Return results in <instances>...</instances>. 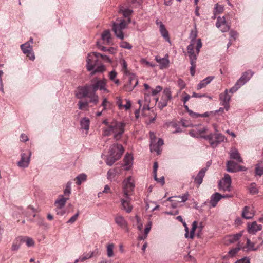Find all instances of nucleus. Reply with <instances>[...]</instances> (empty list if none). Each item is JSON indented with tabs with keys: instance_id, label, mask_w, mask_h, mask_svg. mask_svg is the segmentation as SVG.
Masks as SVG:
<instances>
[{
	"instance_id": "obj_1",
	"label": "nucleus",
	"mask_w": 263,
	"mask_h": 263,
	"mask_svg": "<svg viewBox=\"0 0 263 263\" xmlns=\"http://www.w3.org/2000/svg\"><path fill=\"white\" fill-rule=\"evenodd\" d=\"M125 123L123 122L112 121L108 127L103 129V134L104 136H109L114 134L116 140H120L125 131Z\"/></svg>"
},
{
	"instance_id": "obj_2",
	"label": "nucleus",
	"mask_w": 263,
	"mask_h": 263,
	"mask_svg": "<svg viewBox=\"0 0 263 263\" xmlns=\"http://www.w3.org/2000/svg\"><path fill=\"white\" fill-rule=\"evenodd\" d=\"M86 62L87 69L89 71H92V74L96 72H102L105 69L96 52L88 53Z\"/></svg>"
},
{
	"instance_id": "obj_3",
	"label": "nucleus",
	"mask_w": 263,
	"mask_h": 263,
	"mask_svg": "<svg viewBox=\"0 0 263 263\" xmlns=\"http://www.w3.org/2000/svg\"><path fill=\"white\" fill-rule=\"evenodd\" d=\"M124 152V149L121 144H114L112 145L109 149V154L106 160V164L111 166L121 157Z\"/></svg>"
},
{
	"instance_id": "obj_4",
	"label": "nucleus",
	"mask_w": 263,
	"mask_h": 263,
	"mask_svg": "<svg viewBox=\"0 0 263 263\" xmlns=\"http://www.w3.org/2000/svg\"><path fill=\"white\" fill-rule=\"evenodd\" d=\"M201 138L207 140L211 146L215 148L220 143L223 142L226 139L225 136L221 133H211L208 135L201 136Z\"/></svg>"
},
{
	"instance_id": "obj_5",
	"label": "nucleus",
	"mask_w": 263,
	"mask_h": 263,
	"mask_svg": "<svg viewBox=\"0 0 263 263\" xmlns=\"http://www.w3.org/2000/svg\"><path fill=\"white\" fill-rule=\"evenodd\" d=\"M195 44L191 43L187 47V53L191 61H196L197 56L199 54L200 49L202 47V44L200 39H197V42L196 46V52L194 50Z\"/></svg>"
},
{
	"instance_id": "obj_6",
	"label": "nucleus",
	"mask_w": 263,
	"mask_h": 263,
	"mask_svg": "<svg viewBox=\"0 0 263 263\" xmlns=\"http://www.w3.org/2000/svg\"><path fill=\"white\" fill-rule=\"evenodd\" d=\"M90 86L91 90H92L93 92H95L98 90L106 93L109 92L106 88V81L105 79L94 78L91 81Z\"/></svg>"
},
{
	"instance_id": "obj_7",
	"label": "nucleus",
	"mask_w": 263,
	"mask_h": 263,
	"mask_svg": "<svg viewBox=\"0 0 263 263\" xmlns=\"http://www.w3.org/2000/svg\"><path fill=\"white\" fill-rule=\"evenodd\" d=\"M128 23L124 20H122L119 23H114L112 29L116 36L121 40L124 39L123 30L127 28Z\"/></svg>"
},
{
	"instance_id": "obj_8",
	"label": "nucleus",
	"mask_w": 263,
	"mask_h": 263,
	"mask_svg": "<svg viewBox=\"0 0 263 263\" xmlns=\"http://www.w3.org/2000/svg\"><path fill=\"white\" fill-rule=\"evenodd\" d=\"M134 179L129 176L123 181V192L124 195H130V193L134 191L135 188Z\"/></svg>"
},
{
	"instance_id": "obj_9",
	"label": "nucleus",
	"mask_w": 263,
	"mask_h": 263,
	"mask_svg": "<svg viewBox=\"0 0 263 263\" xmlns=\"http://www.w3.org/2000/svg\"><path fill=\"white\" fill-rule=\"evenodd\" d=\"M31 155V153L29 151L25 153H22L21 159L17 163V166L23 168L28 167L30 163Z\"/></svg>"
},
{
	"instance_id": "obj_10",
	"label": "nucleus",
	"mask_w": 263,
	"mask_h": 263,
	"mask_svg": "<svg viewBox=\"0 0 263 263\" xmlns=\"http://www.w3.org/2000/svg\"><path fill=\"white\" fill-rule=\"evenodd\" d=\"M227 170L230 173H236L239 171H246L247 168L245 166L239 165L237 163L232 160H229L226 164Z\"/></svg>"
},
{
	"instance_id": "obj_11",
	"label": "nucleus",
	"mask_w": 263,
	"mask_h": 263,
	"mask_svg": "<svg viewBox=\"0 0 263 263\" xmlns=\"http://www.w3.org/2000/svg\"><path fill=\"white\" fill-rule=\"evenodd\" d=\"M231 178L229 174H225L222 180L219 183V187L224 191H230L231 190Z\"/></svg>"
},
{
	"instance_id": "obj_12",
	"label": "nucleus",
	"mask_w": 263,
	"mask_h": 263,
	"mask_svg": "<svg viewBox=\"0 0 263 263\" xmlns=\"http://www.w3.org/2000/svg\"><path fill=\"white\" fill-rule=\"evenodd\" d=\"M124 197L121 199L122 210L127 213H130L133 210V205L131 204L132 198L130 195H124Z\"/></svg>"
},
{
	"instance_id": "obj_13",
	"label": "nucleus",
	"mask_w": 263,
	"mask_h": 263,
	"mask_svg": "<svg viewBox=\"0 0 263 263\" xmlns=\"http://www.w3.org/2000/svg\"><path fill=\"white\" fill-rule=\"evenodd\" d=\"M21 48L23 52L26 54L30 60L33 61L35 59V55L32 51V48L29 42H27L22 44L21 45Z\"/></svg>"
},
{
	"instance_id": "obj_14",
	"label": "nucleus",
	"mask_w": 263,
	"mask_h": 263,
	"mask_svg": "<svg viewBox=\"0 0 263 263\" xmlns=\"http://www.w3.org/2000/svg\"><path fill=\"white\" fill-rule=\"evenodd\" d=\"M207 130L206 127L202 125H195L194 128L189 132V134L193 137H201L202 136H200V135L205 133Z\"/></svg>"
},
{
	"instance_id": "obj_15",
	"label": "nucleus",
	"mask_w": 263,
	"mask_h": 263,
	"mask_svg": "<svg viewBox=\"0 0 263 263\" xmlns=\"http://www.w3.org/2000/svg\"><path fill=\"white\" fill-rule=\"evenodd\" d=\"M115 221L116 223L121 229H124L127 232H129L128 222L123 216L117 215L115 218Z\"/></svg>"
},
{
	"instance_id": "obj_16",
	"label": "nucleus",
	"mask_w": 263,
	"mask_h": 263,
	"mask_svg": "<svg viewBox=\"0 0 263 263\" xmlns=\"http://www.w3.org/2000/svg\"><path fill=\"white\" fill-rule=\"evenodd\" d=\"M216 26L222 32L228 31L230 28V25L227 23L224 16L222 17H217Z\"/></svg>"
},
{
	"instance_id": "obj_17",
	"label": "nucleus",
	"mask_w": 263,
	"mask_h": 263,
	"mask_svg": "<svg viewBox=\"0 0 263 263\" xmlns=\"http://www.w3.org/2000/svg\"><path fill=\"white\" fill-rule=\"evenodd\" d=\"M90 90L91 89L90 85L79 87L76 93V97L79 99H83L88 97Z\"/></svg>"
},
{
	"instance_id": "obj_18",
	"label": "nucleus",
	"mask_w": 263,
	"mask_h": 263,
	"mask_svg": "<svg viewBox=\"0 0 263 263\" xmlns=\"http://www.w3.org/2000/svg\"><path fill=\"white\" fill-rule=\"evenodd\" d=\"M163 144V140L162 138H159L157 142L156 141L150 143V150L152 152H155L158 155H159L162 151L161 146Z\"/></svg>"
},
{
	"instance_id": "obj_19",
	"label": "nucleus",
	"mask_w": 263,
	"mask_h": 263,
	"mask_svg": "<svg viewBox=\"0 0 263 263\" xmlns=\"http://www.w3.org/2000/svg\"><path fill=\"white\" fill-rule=\"evenodd\" d=\"M254 73L251 70H248L242 73L240 78L237 80L236 83L241 87L250 80Z\"/></svg>"
},
{
	"instance_id": "obj_20",
	"label": "nucleus",
	"mask_w": 263,
	"mask_h": 263,
	"mask_svg": "<svg viewBox=\"0 0 263 263\" xmlns=\"http://www.w3.org/2000/svg\"><path fill=\"white\" fill-rule=\"evenodd\" d=\"M230 157L231 159L236 160L238 163H243L242 159L238 151L235 148H232L229 152Z\"/></svg>"
},
{
	"instance_id": "obj_21",
	"label": "nucleus",
	"mask_w": 263,
	"mask_h": 263,
	"mask_svg": "<svg viewBox=\"0 0 263 263\" xmlns=\"http://www.w3.org/2000/svg\"><path fill=\"white\" fill-rule=\"evenodd\" d=\"M155 60L159 64L160 69H164L168 67L170 61L167 54L163 58L156 57Z\"/></svg>"
},
{
	"instance_id": "obj_22",
	"label": "nucleus",
	"mask_w": 263,
	"mask_h": 263,
	"mask_svg": "<svg viewBox=\"0 0 263 263\" xmlns=\"http://www.w3.org/2000/svg\"><path fill=\"white\" fill-rule=\"evenodd\" d=\"M206 171L207 168H202L197 174V176L194 177V182L198 185V186H199L202 183L203 178L205 176Z\"/></svg>"
},
{
	"instance_id": "obj_23",
	"label": "nucleus",
	"mask_w": 263,
	"mask_h": 263,
	"mask_svg": "<svg viewBox=\"0 0 263 263\" xmlns=\"http://www.w3.org/2000/svg\"><path fill=\"white\" fill-rule=\"evenodd\" d=\"M101 39L103 41V43L106 45H110L112 44L111 34L109 30H105L102 32Z\"/></svg>"
},
{
	"instance_id": "obj_24",
	"label": "nucleus",
	"mask_w": 263,
	"mask_h": 263,
	"mask_svg": "<svg viewBox=\"0 0 263 263\" xmlns=\"http://www.w3.org/2000/svg\"><path fill=\"white\" fill-rule=\"evenodd\" d=\"M261 225L257 224L256 222H253L248 225V231L250 234H254L257 231L261 230Z\"/></svg>"
},
{
	"instance_id": "obj_25",
	"label": "nucleus",
	"mask_w": 263,
	"mask_h": 263,
	"mask_svg": "<svg viewBox=\"0 0 263 263\" xmlns=\"http://www.w3.org/2000/svg\"><path fill=\"white\" fill-rule=\"evenodd\" d=\"M222 199V195L216 192L212 194L210 198V204L211 207H215L217 203Z\"/></svg>"
},
{
	"instance_id": "obj_26",
	"label": "nucleus",
	"mask_w": 263,
	"mask_h": 263,
	"mask_svg": "<svg viewBox=\"0 0 263 263\" xmlns=\"http://www.w3.org/2000/svg\"><path fill=\"white\" fill-rule=\"evenodd\" d=\"M231 96L228 94V89H226L223 93L219 95V99L222 104L229 103Z\"/></svg>"
},
{
	"instance_id": "obj_27",
	"label": "nucleus",
	"mask_w": 263,
	"mask_h": 263,
	"mask_svg": "<svg viewBox=\"0 0 263 263\" xmlns=\"http://www.w3.org/2000/svg\"><path fill=\"white\" fill-rule=\"evenodd\" d=\"M68 199V198L64 197L63 195H60L54 202L56 208L63 209Z\"/></svg>"
},
{
	"instance_id": "obj_28",
	"label": "nucleus",
	"mask_w": 263,
	"mask_h": 263,
	"mask_svg": "<svg viewBox=\"0 0 263 263\" xmlns=\"http://www.w3.org/2000/svg\"><path fill=\"white\" fill-rule=\"evenodd\" d=\"M133 157L130 154H127L124 158V166L126 170H128L133 165Z\"/></svg>"
},
{
	"instance_id": "obj_29",
	"label": "nucleus",
	"mask_w": 263,
	"mask_h": 263,
	"mask_svg": "<svg viewBox=\"0 0 263 263\" xmlns=\"http://www.w3.org/2000/svg\"><path fill=\"white\" fill-rule=\"evenodd\" d=\"M197 228V222L194 221L192 224V228L190 232V233H189V229L187 227H186L185 228V237L186 238H191L193 239L194 237V233L196 229Z\"/></svg>"
},
{
	"instance_id": "obj_30",
	"label": "nucleus",
	"mask_w": 263,
	"mask_h": 263,
	"mask_svg": "<svg viewBox=\"0 0 263 263\" xmlns=\"http://www.w3.org/2000/svg\"><path fill=\"white\" fill-rule=\"evenodd\" d=\"M197 228V222L194 221L192 224V228L190 232V233H189V229L187 227H186L185 228V237L186 238H191L193 239L194 237V233L196 229Z\"/></svg>"
},
{
	"instance_id": "obj_31",
	"label": "nucleus",
	"mask_w": 263,
	"mask_h": 263,
	"mask_svg": "<svg viewBox=\"0 0 263 263\" xmlns=\"http://www.w3.org/2000/svg\"><path fill=\"white\" fill-rule=\"evenodd\" d=\"M90 122V120L87 117H84L80 121L81 128L85 130L86 134L89 129Z\"/></svg>"
},
{
	"instance_id": "obj_32",
	"label": "nucleus",
	"mask_w": 263,
	"mask_h": 263,
	"mask_svg": "<svg viewBox=\"0 0 263 263\" xmlns=\"http://www.w3.org/2000/svg\"><path fill=\"white\" fill-rule=\"evenodd\" d=\"M254 216L253 213L250 211V208L246 206L243 208L242 212V216L246 219L252 218Z\"/></svg>"
},
{
	"instance_id": "obj_33",
	"label": "nucleus",
	"mask_w": 263,
	"mask_h": 263,
	"mask_svg": "<svg viewBox=\"0 0 263 263\" xmlns=\"http://www.w3.org/2000/svg\"><path fill=\"white\" fill-rule=\"evenodd\" d=\"M172 99V93L169 88H166L164 89L161 100H164L168 101Z\"/></svg>"
},
{
	"instance_id": "obj_34",
	"label": "nucleus",
	"mask_w": 263,
	"mask_h": 263,
	"mask_svg": "<svg viewBox=\"0 0 263 263\" xmlns=\"http://www.w3.org/2000/svg\"><path fill=\"white\" fill-rule=\"evenodd\" d=\"M197 36V30L196 28V25H195V29L191 31L190 34V39H191V43L197 44V40L196 37Z\"/></svg>"
},
{
	"instance_id": "obj_35",
	"label": "nucleus",
	"mask_w": 263,
	"mask_h": 263,
	"mask_svg": "<svg viewBox=\"0 0 263 263\" xmlns=\"http://www.w3.org/2000/svg\"><path fill=\"white\" fill-rule=\"evenodd\" d=\"M23 240V238L22 237H18L15 239V240L13 241L11 250L12 251H17L19 249L21 243L22 241Z\"/></svg>"
},
{
	"instance_id": "obj_36",
	"label": "nucleus",
	"mask_w": 263,
	"mask_h": 263,
	"mask_svg": "<svg viewBox=\"0 0 263 263\" xmlns=\"http://www.w3.org/2000/svg\"><path fill=\"white\" fill-rule=\"evenodd\" d=\"M160 33L163 37L165 40L166 41L171 43L169 34L167 30L165 27H161L159 29Z\"/></svg>"
},
{
	"instance_id": "obj_37",
	"label": "nucleus",
	"mask_w": 263,
	"mask_h": 263,
	"mask_svg": "<svg viewBox=\"0 0 263 263\" xmlns=\"http://www.w3.org/2000/svg\"><path fill=\"white\" fill-rule=\"evenodd\" d=\"M255 173L256 175L259 176L263 174V161L257 163L255 166Z\"/></svg>"
},
{
	"instance_id": "obj_38",
	"label": "nucleus",
	"mask_w": 263,
	"mask_h": 263,
	"mask_svg": "<svg viewBox=\"0 0 263 263\" xmlns=\"http://www.w3.org/2000/svg\"><path fill=\"white\" fill-rule=\"evenodd\" d=\"M77 182L78 185H80L82 182H85L87 180V175L84 173H82L78 175L76 177Z\"/></svg>"
},
{
	"instance_id": "obj_39",
	"label": "nucleus",
	"mask_w": 263,
	"mask_h": 263,
	"mask_svg": "<svg viewBox=\"0 0 263 263\" xmlns=\"http://www.w3.org/2000/svg\"><path fill=\"white\" fill-rule=\"evenodd\" d=\"M246 248L249 251H256L258 249L259 247H256L254 242H251L249 239H247L246 242Z\"/></svg>"
},
{
	"instance_id": "obj_40",
	"label": "nucleus",
	"mask_w": 263,
	"mask_h": 263,
	"mask_svg": "<svg viewBox=\"0 0 263 263\" xmlns=\"http://www.w3.org/2000/svg\"><path fill=\"white\" fill-rule=\"evenodd\" d=\"M175 198L180 199V201H176L177 202H185L186 201L189 197V193L188 192H185L182 195H179L178 196H174Z\"/></svg>"
},
{
	"instance_id": "obj_41",
	"label": "nucleus",
	"mask_w": 263,
	"mask_h": 263,
	"mask_svg": "<svg viewBox=\"0 0 263 263\" xmlns=\"http://www.w3.org/2000/svg\"><path fill=\"white\" fill-rule=\"evenodd\" d=\"M120 11L123 13V16L125 17H128L132 14L133 11L129 8H125L122 7L120 8Z\"/></svg>"
},
{
	"instance_id": "obj_42",
	"label": "nucleus",
	"mask_w": 263,
	"mask_h": 263,
	"mask_svg": "<svg viewBox=\"0 0 263 263\" xmlns=\"http://www.w3.org/2000/svg\"><path fill=\"white\" fill-rule=\"evenodd\" d=\"M138 83L137 78L134 76L130 77L129 80V85L130 88H135Z\"/></svg>"
},
{
	"instance_id": "obj_43",
	"label": "nucleus",
	"mask_w": 263,
	"mask_h": 263,
	"mask_svg": "<svg viewBox=\"0 0 263 263\" xmlns=\"http://www.w3.org/2000/svg\"><path fill=\"white\" fill-rule=\"evenodd\" d=\"M249 193L251 194H256L258 193V190L256 187V184L255 183H252L248 186Z\"/></svg>"
},
{
	"instance_id": "obj_44",
	"label": "nucleus",
	"mask_w": 263,
	"mask_h": 263,
	"mask_svg": "<svg viewBox=\"0 0 263 263\" xmlns=\"http://www.w3.org/2000/svg\"><path fill=\"white\" fill-rule=\"evenodd\" d=\"M114 247L115 246L113 243L109 244L107 246V254L109 257L112 256L114 255L113 249Z\"/></svg>"
},
{
	"instance_id": "obj_45",
	"label": "nucleus",
	"mask_w": 263,
	"mask_h": 263,
	"mask_svg": "<svg viewBox=\"0 0 263 263\" xmlns=\"http://www.w3.org/2000/svg\"><path fill=\"white\" fill-rule=\"evenodd\" d=\"M241 236L242 233L240 232L230 236L229 240L231 242H234L239 240Z\"/></svg>"
},
{
	"instance_id": "obj_46",
	"label": "nucleus",
	"mask_w": 263,
	"mask_h": 263,
	"mask_svg": "<svg viewBox=\"0 0 263 263\" xmlns=\"http://www.w3.org/2000/svg\"><path fill=\"white\" fill-rule=\"evenodd\" d=\"M89 102L80 101L78 102L79 109L80 110H84L88 107Z\"/></svg>"
},
{
	"instance_id": "obj_47",
	"label": "nucleus",
	"mask_w": 263,
	"mask_h": 263,
	"mask_svg": "<svg viewBox=\"0 0 263 263\" xmlns=\"http://www.w3.org/2000/svg\"><path fill=\"white\" fill-rule=\"evenodd\" d=\"M71 182L70 181H68L66 185L65 189L64 191V194L65 195L69 196L71 193Z\"/></svg>"
},
{
	"instance_id": "obj_48",
	"label": "nucleus",
	"mask_w": 263,
	"mask_h": 263,
	"mask_svg": "<svg viewBox=\"0 0 263 263\" xmlns=\"http://www.w3.org/2000/svg\"><path fill=\"white\" fill-rule=\"evenodd\" d=\"M22 242H25L28 247H32L34 245L33 240L30 237H27L26 238H23V240L22 241Z\"/></svg>"
},
{
	"instance_id": "obj_49",
	"label": "nucleus",
	"mask_w": 263,
	"mask_h": 263,
	"mask_svg": "<svg viewBox=\"0 0 263 263\" xmlns=\"http://www.w3.org/2000/svg\"><path fill=\"white\" fill-rule=\"evenodd\" d=\"M98 56H99L100 60H102L104 62H106L109 63H111V60L107 55L98 53Z\"/></svg>"
},
{
	"instance_id": "obj_50",
	"label": "nucleus",
	"mask_w": 263,
	"mask_h": 263,
	"mask_svg": "<svg viewBox=\"0 0 263 263\" xmlns=\"http://www.w3.org/2000/svg\"><path fill=\"white\" fill-rule=\"evenodd\" d=\"M223 10V7L218 4H216L214 8V13L215 14L220 13Z\"/></svg>"
},
{
	"instance_id": "obj_51",
	"label": "nucleus",
	"mask_w": 263,
	"mask_h": 263,
	"mask_svg": "<svg viewBox=\"0 0 263 263\" xmlns=\"http://www.w3.org/2000/svg\"><path fill=\"white\" fill-rule=\"evenodd\" d=\"M88 97L90 99L89 102H92L95 104H97L98 102V96L96 95L95 92H93L92 95H89Z\"/></svg>"
},
{
	"instance_id": "obj_52",
	"label": "nucleus",
	"mask_w": 263,
	"mask_h": 263,
	"mask_svg": "<svg viewBox=\"0 0 263 263\" xmlns=\"http://www.w3.org/2000/svg\"><path fill=\"white\" fill-rule=\"evenodd\" d=\"M190 64L191 65L190 68V73L192 76H194L195 73V69L196 67V61H191Z\"/></svg>"
},
{
	"instance_id": "obj_53",
	"label": "nucleus",
	"mask_w": 263,
	"mask_h": 263,
	"mask_svg": "<svg viewBox=\"0 0 263 263\" xmlns=\"http://www.w3.org/2000/svg\"><path fill=\"white\" fill-rule=\"evenodd\" d=\"M162 90V87L160 86H157L155 89H151V94L152 96H155L158 93H159Z\"/></svg>"
},
{
	"instance_id": "obj_54",
	"label": "nucleus",
	"mask_w": 263,
	"mask_h": 263,
	"mask_svg": "<svg viewBox=\"0 0 263 263\" xmlns=\"http://www.w3.org/2000/svg\"><path fill=\"white\" fill-rule=\"evenodd\" d=\"M79 215V212H78L77 213H76L73 216H72L67 222V223H74L77 219H78V217Z\"/></svg>"
},
{
	"instance_id": "obj_55",
	"label": "nucleus",
	"mask_w": 263,
	"mask_h": 263,
	"mask_svg": "<svg viewBox=\"0 0 263 263\" xmlns=\"http://www.w3.org/2000/svg\"><path fill=\"white\" fill-rule=\"evenodd\" d=\"M240 87H241L237 83H236L233 87L228 90V92L234 93V92H236Z\"/></svg>"
},
{
	"instance_id": "obj_56",
	"label": "nucleus",
	"mask_w": 263,
	"mask_h": 263,
	"mask_svg": "<svg viewBox=\"0 0 263 263\" xmlns=\"http://www.w3.org/2000/svg\"><path fill=\"white\" fill-rule=\"evenodd\" d=\"M116 104L118 105L119 109L123 108V105L122 104V100L121 97H117L116 98Z\"/></svg>"
},
{
	"instance_id": "obj_57",
	"label": "nucleus",
	"mask_w": 263,
	"mask_h": 263,
	"mask_svg": "<svg viewBox=\"0 0 263 263\" xmlns=\"http://www.w3.org/2000/svg\"><path fill=\"white\" fill-rule=\"evenodd\" d=\"M120 46L125 49H131L132 46L127 42H122L121 43Z\"/></svg>"
},
{
	"instance_id": "obj_58",
	"label": "nucleus",
	"mask_w": 263,
	"mask_h": 263,
	"mask_svg": "<svg viewBox=\"0 0 263 263\" xmlns=\"http://www.w3.org/2000/svg\"><path fill=\"white\" fill-rule=\"evenodd\" d=\"M122 71L125 73H128V70H127V64L126 62L123 60L122 61Z\"/></svg>"
},
{
	"instance_id": "obj_59",
	"label": "nucleus",
	"mask_w": 263,
	"mask_h": 263,
	"mask_svg": "<svg viewBox=\"0 0 263 263\" xmlns=\"http://www.w3.org/2000/svg\"><path fill=\"white\" fill-rule=\"evenodd\" d=\"M152 222L149 221L148 223L146 224L145 229H144V234L146 235H147L148 233L150 231L152 227Z\"/></svg>"
},
{
	"instance_id": "obj_60",
	"label": "nucleus",
	"mask_w": 263,
	"mask_h": 263,
	"mask_svg": "<svg viewBox=\"0 0 263 263\" xmlns=\"http://www.w3.org/2000/svg\"><path fill=\"white\" fill-rule=\"evenodd\" d=\"M168 101L164 100H161L158 103V106L161 109H162L163 108L165 107L167 105Z\"/></svg>"
},
{
	"instance_id": "obj_61",
	"label": "nucleus",
	"mask_w": 263,
	"mask_h": 263,
	"mask_svg": "<svg viewBox=\"0 0 263 263\" xmlns=\"http://www.w3.org/2000/svg\"><path fill=\"white\" fill-rule=\"evenodd\" d=\"M141 63L142 64H145L146 65H147V66H149V67H154L155 65L148 61H147L146 60H145V59H142L140 61Z\"/></svg>"
},
{
	"instance_id": "obj_62",
	"label": "nucleus",
	"mask_w": 263,
	"mask_h": 263,
	"mask_svg": "<svg viewBox=\"0 0 263 263\" xmlns=\"http://www.w3.org/2000/svg\"><path fill=\"white\" fill-rule=\"evenodd\" d=\"M116 173L114 170H109L107 172V178L111 179L115 176Z\"/></svg>"
},
{
	"instance_id": "obj_63",
	"label": "nucleus",
	"mask_w": 263,
	"mask_h": 263,
	"mask_svg": "<svg viewBox=\"0 0 263 263\" xmlns=\"http://www.w3.org/2000/svg\"><path fill=\"white\" fill-rule=\"evenodd\" d=\"M235 263H250V259L248 257H245L239 260H238Z\"/></svg>"
},
{
	"instance_id": "obj_64",
	"label": "nucleus",
	"mask_w": 263,
	"mask_h": 263,
	"mask_svg": "<svg viewBox=\"0 0 263 263\" xmlns=\"http://www.w3.org/2000/svg\"><path fill=\"white\" fill-rule=\"evenodd\" d=\"M117 75V72L115 70L110 71L109 73V79L113 81L115 79Z\"/></svg>"
}]
</instances>
